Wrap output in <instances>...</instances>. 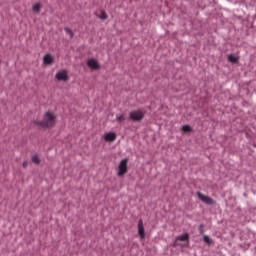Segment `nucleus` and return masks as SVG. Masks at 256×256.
Listing matches in <instances>:
<instances>
[{"label": "nucleus", "instance_id": "obj_1", "mask_svg": "<svg viewBox=\"0 0 256 256\" xmlns=\"http://www.w3.org/2000/svg\"><path fill=\"white\" fill-rule=\"evenodd\" d=\"M56 123L57 116L49 111L45 113L42 121L36 122L37 125H40V127H43L44 129H47L49 127H55Z\"/></svg>", "mask_w": 256, "mask_h": 256}, {"label": "nucleus", "instance_id": "obj_2", "mask_svg": "<svg viewBox=\"0 0 256 256\" xmlns=\"http://www.w3.org/2000/svg\"><path fill=\"white\" fill-rule=\"evenodd\" d=\"M129 119L135 122L143 121L145 119V111L141 109L133 110L129 113Z\"/></svg>", "mask_w": 256, "mask_h": 256}, {"label": "nucleus", "instance_id": "obj_3", "mask_svg": "<svg viewBox=\"0 0 256 256\" xmlns=\"http://www.w3.org/2000/svg\"><path fill=\"white\" fill-rule=\"evenodd\" d=\"M129 162L128 158H124L123 160L120 161L119 166H118V176L123 177L127 171H129V167L127 166V163Z\"/></svg>", "mask_w": 256, "mask_h": 256}, {"label": "nucleus", "instance_id": "obj_4", "mask_svg": "<svg viewBox=\"0 0 256 256\" xmlns=\"http://www.w3.org/2000/svg\"><path fill=\"white\" fill-rule=\"evenodd\" d=\"M197 197L206 205H215V200H213V198L206 196L201 192H197Z\"/></svg>", "mask_w": 256, "mask_h": 256}, {"label": "nucleus", "instance_id": "obj_5", "mask_svg": "<svg viewBox=\"0 0 256 256\" xmlns=\"http://www.w3.org/2000/svg\"><path fill=\"white\" fill-rule=\"evenodd\" d=\"M57 81H69V74L67 70H60L55 75Z\"/></svg>", "mask_w": 256, "mask_h": 256}, {"label": "nucleus", "instance_id": "obj_6", "mask_svg": "<svg viewBox=\"0 0 256 256\" xmlns=\"http://www.w3.org/2000/svg\"><path fill=\"white\" fill-rule=\"evenodd\" d=\"M117 139V133L115 132H107L104 134V141H107L108 143H113Z\"/></svg>", "mask_w": 256, "mask_h": 256}, {"label": "nucleus", "instance_id": "obj_7", "mask_svg": "<svg viewBox=\"0 0 256 256\" xmlns=\"http://www.w3.org/2000/svg\"><path fill=\"white\" fill-rule=\"evenodd\" d=\"M87 65H88V67L90 68V69H93V70H97V69H99V61H97V59H93V58H91V59H89L88 61H87Z\"/></svg>", "mask_w": 256, "mask_h": 256}, {"label": "nucleus", "instance_id": "obj_8", "mask_svg": "<svg viewBox=\"0 0 256 256\" xmlns=\"http://www.w3.org/2000/svg\"><path fill=\"white\" fill-rule=\"evenodd\" d=\"M44 65H53L55 63V57L51 54H46L43 58Z\"/></svg>", "mask_w": 256, "mask_h": 256}, {"label": "nucleus", "instance_id": "obj_9", "mask_svg": "<svg viewBox=\"0 0 256 256\" xmlns=\"http://www.w3.org/2000/svg\"><path fill=\"white\" fill-rule=\"evenodd\" d=\"M138 235L142 238L145 239V228L143 226V220L140 219L138 221Z\"/></svg>", "mask_w": 256, "mask_h": 256}, {"label": "nucleus", "instance_id": "obj_10", "mask_svg": "<svg viewBox=\"0 0 256 256\" xmlns=\"http://www.w3.org/2000/svg\"><path fill=\"white\" fill-rule=\"evenodd\" d=\"M177 241H189V234L188 233H185V234H182L180 236H178L177 238Z\"/></svg>", "mask_w": 256, "mask_h": 256}, {"label": "nucleus", "instance_id": "obj_11", "mask_svg": "<svg viewBox=\"0 0 256 256\" xmlns=\"http://www.w3.org/2000/svg\"><path fill=\"white\" fill-rule=\"evenodd\" d=\"M228 61H230V63H237L239 61V58H237V56L231 54L228 56Z\"/></svg>", "mask_w": 256, "mask_h": 256}, {"label": "nucleus", "instance_id": "obj_12", "mask_svg": "<svg viewBox=\"0 0 256 256\" xmlns=\"http://www.w3.org/2000/svg\"><path fill=\"white\" fill-rule=\"evenodd\" d=\"M41 7V3H36L33 5L32 9L35 11V13H39V11H41Z\"/></svg>", "mask_w": 256, "mask_h": 256}, {"label": "nucleus", "instance_id": "obj_13", "mask_svg": "<svg viewBox=\"0 0 256 256\" xmlns=\"http://www.w3.org/2000/svg\"><path fill=\"white\" fill-rule=\"evenodd\" d=\"M204 242L207 243L208 245H213V239H211L209 236L204 235Z\"/></svg>", "mask_w": 256, "mask_h": 256}, {"label": "nucleus", "instance_id": "obj_14", "mask_svg": "<svg viewBox=\"0 0 256 256\" xmlns=\"http://www.w3.org/2000/svg\"><path fill=\"white\" fill-rule=\"evenodd\" d=\"M32 161L36 164L39 165L41 163V159L39 158L38 155L32 156Z\"/></svg>", "mask_w": 256, "mask_h": 256}, {"label": "nucleus", "instance_id": "obj_15", "mask_svg": "<svg viewBox=\"0 0 256 256\" xmlns=\"http://www.w3.org/2000/svg\"><path fill=\"white\" fill-rule=\"evenodd\" d=\"M117 123H123L125 121V114H121L120 116L116 117Z\"/></svg>", "mask_w": 256, "mask_h": 256}, {"label": "nucleus", "instance_id": "obj_16", "mask_svg": "<svg viewBox=\"0 0 256 256\" xmlns=\"http://www.w3.org/2000/svg\"><path fill=\"white\" fill-rule=\"evenodd\" d=\"M181 130L184 131V133H189L191 131V126L184 125V126H182Z\"/></svg>", "mask_w": 256, "mask_h": 256}, {"label": "nucleus", "instance_id": "obj_17", "mask_svg": "<svg viewBox=\"0 0 256 256\" xmlns=\"http://www.w3.org/2000/svg\"><path fill=\"white\" fill-rule=\"evenodd\" d=\"M198 231L200 235H203L205 233V226L203 224H200L198 227Z\"/></svg>", "mask_w": 256, "mask_h": 256}, {"label": "nucleus", "instance_id": "obj_18", "mask_svg": "<svg viewBox=\"0 0 256 256\" xmlns=\"http://www.w3.org/2000/svg\"><path fill=\"white\" fill-rule=\"evenodd\" d=\"M98 17H99V19L105 20V19H107V13L105 11H101V15Z\"/></svg>", "mask_w": 256, "mask_h": 256}, {"label": "nucleus", "instance_id": "obj_19", "mask_svg": "<svg viewBox=\"0 0 256 256\" xmlns=\"http://www.w3.org/2000/svg\"><path fill=\"white\" fill-rule=\"evenodd\" d=\"M64 30L66 31V33H68V35H70V38L73 39V30L69 28H65Z\"/></svg>", "mask_w": 256, "mask_h": 256}, {"label": "nucleus", "instance_id": "obj_20", "mask_svg": "<svg viewBox=\"0 0 256 256\" xmlns=\"http://www.w3.org/2000/svg\"><path fill=\"white\" fill-rule=\"evenodd\" d=\"M29 166V162L27 161H24L23 164H22V167L27 168Z\"/></svg>", "mask_w": 256, "mask_h": 256}]
</instances>
